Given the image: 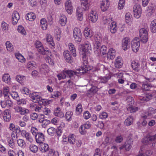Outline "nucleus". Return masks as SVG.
<instances>
[{
  "instance_id": "nucleus-10",
  "label": "nucleus",
  "mask_w": 156,
  "mask_h": 156,
  "mask_svg": "<svg viewBox=\"0 0 156 156\" xmlns=\"http://www.w3.org/2000/svg\"><path fill=\"white\" fill-rule=\"evenodd\" d=\"M130 40L128 37H126L123 39L122 42V47L124 50L128 49L130 47Z\"/></svg>"
},
{
  "instance_id": "nucleus-15",
  "label": "nucleus",
  "mask_w": 156,
  "mask_h": 156,
  "mask_svg": "<svg viewBox=\"0 0 156 156\" xmlns=\"http://www.w3.org/2000/svg\"><path fill=\"white\" fill-rule=\"evenodd\" d=\"M131 45L133 51L135 52H137L139 49L140 42L134 40L131 42Z\"/></svg>"
},
{
  "instance_id": "nucleus-44",
  "label": "nucleus",
  "mask_w": 156,
  "mask_h": 156,
  "mask_svg": "<svg viewBox=\"0 0 156 156\" xmlns=\"http://www.w3.org/2000/svg\"><path fill=\"white\" fill-rule=\"evenodd\" d=\"M73 115V112L71 111L67 112L65 115V117L68 121H70L72 120L71 117Z\"/></svg>"
},
{
  "instance_id": "nucleus-6",
  "label": "nucleus",
  "mask_w": 156,
  "mask_h": 156,
  "mask_svg": "<svg viewBox=\"0 0 156 156\" xmlns=\"http://www.w3.org/2000/svg\"><path fill=\"white\" fill-rule=\"evenodd\" d=\"M134 16L136 18H139L141 13V9L140 5L138 4H136L133 7Z\"/></svg>"
},
{
  "instance_id": "nucleus-3",
  "label": "nucleus",
  "mask_w": 156,
  "mask_h": 156,
  "mask_svg": "<svg viewBox=\"0 0 156 156\" xmlns=\"http://www.w3.org/2000/svg\"><path fill=\"white\" fill-rule=\"evenodd\" d=\"M73 35L75 41L78 43L81 42L82 40V33L80 29L75 28L73 31Z\"/></svg>"
},
{
  "instance_id": "nucleus-29",
  "label": "nucleus",
  "mask_w": 156,
  "mask_h": 156,
  "mask_svg": "<svg viewBox=\"0 0 156 156\" xmlns=\"http://www.w3.org/2000/svg\"><path fill=\"white\" fill-rule=\"evenodd\" d=\"M131 66L133 69L136 72H138L140 68V64L137 62L133 61L131 64Z\"/></svg>"
},
{
  "instance_id": "nucleus-13",
  "label": "nucleus",
  "mask_w": 156,
  "mask_h": 156,
  "mask_svg": "<svg viewBox=\"0 0 156 156\" xmlns=\"http://www.w3.org/2000/svg\"><path fill=\"white\" fill-rule=\"evenodd\" d=\"M19 13L16 11H14L12 15V21L13 25L16 24L20 19Z\"/></svg>"
},
{
  "instance_id": "nucleus-39",
  "label": "nucleus",
  "mask_w": 156,
  "mask_h": 156,
  "mask_svg": "<svg viewBox=\"0 0 156 156\" xmlns=\"http://www.w3.org/2000/svg\"><path fill=\"white\" fill-rule=\"evenodd\" d=\"M5 45L7 50L9 52H12L13 51V46L9 41H8L6 42Z\"/></svg>"
},
{
  "instance_id": "nucleus-24",
  "label": "nucleus",
  "mask_w": 156,
  "mask_h": 156,
  "mask_svg": "<svg viewBox=\"0 0 156 156\" xmlns=\"http://www.w3.org/2000/svg\"><path fill=\"white\" fill-rule=\"evenodd\" d=\"M115 55V51L113 48L109 49L107 54V58L108 60H112L114 58Z\"/></svg>"
},
{
  "instance_id": "nucleus-23",
  "label": "nucleus",
  "mask_w": 156,
  "mask_h": 156,
  "mask_svg": "<svg viewBox=\"0 0 156 156\" xmlns=\"http://www.w3.org/2000/svg\"><path fill=\"white\" fill-rule=\"evenodd\" d=\"M63 55L64 58L66 62L69 63H71L73 62V58L69 54V51H65L64 52Z\"/></svg>"
},
{
  "instance_id": "nucleus-38",
  "label": "nucleus",
  "mask_w": 156,
  "mask_h": 156,
  "mask_svg": "<svg viewBox=\"0 0 156 156\" xmlns=\"http://www.w3.org/2000/svg\"><path fill=\"white\" fill-rule=\"evenodd\" d=\"M66 69L62 71L60 73H59L57 75V77L59 80L65 79L66 77Z\"/></svg>"
},
{
  "instance_id": "nucleus-11",
  "label": "nucleus",
  "mask_w": 156,
  "mask_h": 156,
  "mask_svg": "<svg viewBox=\"0 0 156 156\" xmlns=\"http://www.w3.org/2000/svg\"><path fill=\"white\" fill-rule=\"evenodd\" d=\"M156 141V134L154 135L150 136L145 138L142 141L143 143L149 144L150 143H154Z\"/></svg>"
},
{
  "instance_id": "nucleus-31",
  "label": "nucleus",
  "mask_w": 156,
  "mask_h": 156,
  "mask_svg": "<svg viewBox=\"0 0 156 156\" xmlns=\"http://www.w3.org/2000/svg\"><path fill=\"white\" fill-rule=\"evenodd\" d=\"M110 30L112 33H115L117 29V24L115 22H112L110 27Z\"/></svg>"
},
{
  "instance_id": "nucleus-14",
  "label": "nucleus",
  "mask_w": 156,
  "mask_h": 156,
  "mask_svg": "<svg viewBox=\"0 0 156 156\" xmlns=\"http://www.w3.org/2000/svg\"><path fill=\"white\" fill-rule=\"evenodd\" d=\"M94 52L96 54L99 55L100 54H102L104 55L106 53L107 48L105 45H103L101 47L99 46L98 48V49L96 51L95 49H94Z\"/></svg>"
},
{
  "instance_id": "nucleus-26",
  "label": "nucleus",
  "mask_w": 156,
  "mask_h": 156,
  "mask_svg": "<svg viewBox=\"0 0 156 156\" xmlns=\"http://www.w3.org/2000/svg\"><path fill=\"white\" fill-rule=\"evenodd\" d=\"M54 114L55 116L59 117L61 118L64 116L63 113L61 111L60 108L59 107H57L54 110Z\"/></svg>"
},
{
  "instance_id": "nucleus-63",
  "label": "nucleus",
  "mask_w": 156,
  "mask_h": 156,
  "mask_svg": "<svg viewBox=\"0 0 156 156\" xmlns=\"http://www.w3.org/2000/svg\"><path fill=\"white\" fill-rule=\"evenodd\" d=\"M151 96L149 95H146L143 97H141L140 98V100L144 101H148L151 98Z\"/></svg>"
},
{
  "instance_id": "nucleus-58",
  "label": "nucleus",
  "mask_w": 156,
  "mask_h": 156,
  "mask_svg": "<svg viewBox=\"0 0 156 156\" xmlns=\"http://www.w3.org/2000/svg\"><path fill=\"white\" fill-rule=\"evenodd\" d=\"M56 132V129L53 127L50 128L47 130L48 134L51 136H53Z\"/></svg>"
},
{
  "instance_id": "nucleus-7",
  "label": "nucleus",
  "mask_w": 156,
  "mask_h": 156,
  "mask_svg": "<svg viewBox=\"0 0 156 156\" xmlns=\"http://www.w3.org/2000/svg\"><path fill=\"white\" fill-rule=\"evenodd\" d=\"M83 60V64L84 65L83 66L81 67L80 68L77 69L76 71V75L79 74L80 75H81L84 74L87 71H88V66L87 64H87L84 63V61Z\"/></svg>"
},
{
  "instance_id": "nucleus-19",
  "label": "nucleus",
  "mask_w": 156,
  "mask_h": 156,
  "mask_svg": "<svg viewBox=\"0 0 156 156\" xmlns=\"http://www.w3.org/2000/svg\"><path fill=\"white\" fill-rule=\"evenodd\" d=\"M98 88L95 87H91L88 90L86 93L87 96L90 97L94 96L98 90Z\"/></svg>"
},
{
  "instance_id": "nucleus-57",
  "label": "nucleus",
  "mask_w": 156,
  "mask_h": 156,
  "mask_svg": "<svg viewBox=\"0 0 156 156\" xmlns=\"http://www.w3.org/2000/svg\"><path fill=\"white\" fill-rule=\"evenodd\" d=\"M55 37L57 38L58 40H59L61 37L60 34L61 30L58 28L56 29L55 31Z\"/></svg>"
},
{
  "instance_id": "nucleus-51",
  "label": "nucleus",
  "mask_w": 156,
  "mask_h": 156,
  "mask_svg": "<svg viewBox=\"0 0 156 156\" xmlns=\"http://www.w3.org/2000/svg\"><path fill=\"white\" fill-rule=\"evenodd\" d=\"M111 78V76L108 75L103 77H101L100 78L101 82L102 83H106Z\"/></svg>"
},
{
  "instance_id": "nucleus-36",
  "label": "nucleus",
  "mask_w": 156,
  "mask_h": 156,
  "mask_svg": "<svg viewBox=\"0 0 156 156\" xmlns=\"http://www.w3.org/2000/svg\"><path fill=\"white\" fill-rule=\"evenodd\" d=\"M67 18L64 15L61 16L59 19V23L62 26H64L67 23Z\"/></svg>"
},
{
  "instance_id": "nucleus-60",
  "label": "nucleus",
  "mask_w": 156,
  "mask_h": 156,
  "mask_svg": "<svg viewBox=\"0 0 156 156\" xmlns=\"http://www.w3.org/2000/svg\"><path fill=\"white\" fill-rule=\"evenodd\" d=\"M155 10V9L151 7H149L147 10L148 12L147 14V16L149 17L151 16L153 14Z\"/></svg>"
},
{
  "instance_id": "nucleus-53",
  "label": "nucleus",
  "mask_w": 156,
  "mask_h": 156,
  "mask_svg": "<svg viewBox=\"0 0 156 156\" xmlns=\"http://www.w3.org/2000/svg\"><path fill=\"white\" fill-rule=\"evenodd\" d=\"M16 80L19 83H23V81L25 80V76H23L17 75L16 77Z\"/></svg>"
},
{
  "instance_id": "nucleus-50",
  "label": "nucleus",
  "mask_w": 156,
  "mask_h": 156,
  "mask_svg": "<svg viewBox=\"0 0 156 156\" xmlns=\"http://www.w3.org/2000/svg\"><path fill=\"white\" fill-rule=\"evenodd\" d=\"M29 112V110L25 108L22 107L17 112L18 113L21 115H24L25 114H27Z\"/></svg>"
},
{
  "instance_id": "nucleus-18",
  "label": "nucleus",
  "mask_w": 156,
  "mask_h": 156,
  "mask_svg": "<svg viewBox=\"0 0 156 156\" xmlns=\"http://www.w3.org/2000/svg\"><path fill=\"white\" fill-rule=\"evenodd\" d=\"M109 5L108 0H102L101 3V8L102 11L104 12L107 10Z\"/></svg>"
},
{
  "instance_id": "nucleus-25",
  "label": "nucleus",
  "mask_w": 156,
  "mask_h": 156,
  "mask_svg": "<svg viewBox=\"0 0 156 156\" xmlns=\"http://www.w3.org/2000/svg\"><path fill=\"white\" fill-rule=\"evenodd\" d=\"M39 145L40 146L39 147L40 150L42 153H45L49 150V147L48 144L43 142L39 144Z\"/></svg>"
},
{
  "instance_id": "nucleus-61",
  "label": "nucleus",
  "mask_w": 156,
  "mask_h": 156,
  "mask_svg": "<svg viewBox=\"0 0 156 156\" xmlns=\"http://www.w3.org/2000/svg\"><path fill=\"white\" fill-rule=\"evenodd\" d=\"M48 151L49 152L48 154V156H58V152H55L54 150L50 149Z\"/></svg>"
},
{
  "instance_id": "nucleus-55",
  "label": "nucleus",
  "mask_w": 156,
  "mask_h": 156,
  "mask_svg": "<svg viewBox=\"0 0 156 156\" xmlns=\"http://www.w3.org/2000/svg\"><path fill=\"white\" fill-rule=\"evenodd\" d=\"M111 149H113L112 153V156H118V150L116 147L115 146H113L112 147Z\"/></svg>"
},
{
  "instance_id": "nucleus-64",
  "label": "nucleus",
  "mask_w": 156,
  "mask_h": 156,
  "mask_svg": "<svg viewBox=\"0 0 156 156\" xmlns=\"http://www.w3.org/2000/svg\"><path fill=\"white\" fill-rule=\"evenodd\" d=\"M131 15L129 12L127 13L125 15V21L126 23H129L131 20Z\"/></svg>"
},
{
  "instance_id": "nucleus-17",
  "label": "nucleus",
  "mask_w": 156,
  "mask_h": 156,
  "mask_svg": "<svg viewBox=\"0 0 156 156\" xmlns=\"http://www.w3.org/2000/svg\"><path fill=\"white\" fill-rule=\"evenodd\" d=\"M98 16L95 11H92L89 16V19L93 23H95L98 19Z\"/></svg>"
},
{
  "instance_id": "nucleus-59",
  "label": "nucleus",
  "mask_w": 156,
  "mask_h": 156,
  "mask_svg": "<svg viewBox=\"0 0 156 156\" xmlns=\"http://www.w3.org/2000/svg\"><path fill=\"white\" fill-rule=\"evenodd\" d=\"M36 66V63L34 61H32L29 62L27 64V68L29 69H31Z\"/></svg>"
},
{
  "instance_id": "nucleus-41",
  "label": "nucleus",
  "mask_w": 156,
  "mask_h": 156,
  "mask_svg": "<svg viewBox=\"0 0 156 156\" xmlns=\"http://www.w3.org/2000/svg\"><path fill=\"white\" fill-rule=\"evenodd\" d=\"M151 32L153 33L156 32V20H154L151 22Z\"/></svg>"
},
{
  "instance_id": "nucleus-52",
  "label": "nucleus",
  "mask_w": 156,
  "mask_h": 156,
  "mask_svg": "<svg viewBox=\"0 0 156 156\" xmlns=\"http://www.w3.org/2000/svg\"><path fill=\"white\" fill-rule=\"evenodd\" d=\"M46 62H48L50 65L53 66L54 65V62L51 57L49 56H47L45 57Z\"/></svg>"
},
{
  "instance_id": "nucleus-62",
  "label": "nucleus",
  "mask_w": 156,
  "mask_h": 156,
  "mask_svg": "<svg viewBox=\"0 0 156 156\" xmlns=\"http://www.w3.org/2000/svg\"><path fill=\"white\" fill-rule=\"evenodd\" d=\"M41 122H40L42 123V126L44 128H45L46 126L50 123V121L48 120H44L42 121L41 120L40 121Z\"/></svg>"
},
{
  "instance_id": "nucleus-40",
  "label": "nucleus",
  "mask_w": 156,
  "mask_h": 156,
  "mask_svg": "<svg viewBox=\"0 0 156 156\" xmlns=\"http://www.w3.org/2000/svg\"><path fill=\"white\" fill-rule=\"evenodd\" d=\"M66 76L70 78L73 77L75 75H76V72L72 70H66Z\"/></svg>"
},
{
  "instance_id": "nucleus-5",
  "label": "nucleus",
  "mask_w": 156,
  "mask_h": 156,
  "mask_svg": "<svg viewBox=\"0 0 156 156\" xmlns=\"http://www.w3.org/2000/svg\"><path fill=\"white\" fill-rule=\"evenodd\" d=\"M16 133H19L20 132L22 135L23 136H24L27 141H29L30 143L33 142V139L30 133L27 132L25 130L21 131L19 128L16 129Z\"/></svg>"
},
{
  "instance_id": "nucleus-35",
  "label": "nucleus",
  "mask_w": 156,
  "mask_h": 156,
  "mask_svg": "<svg viewBox=\"0 0 156 156\" xmlns=\"http://www.w3.org/2000/svg\"><path fill=\"white\" fill-rule=\"evenodd\" d=\"M36 16L35 14L33 12H30L27 14L26 19L30 21H32L36 18Z\"/></svg>"
},
{
  "instance_id": "nucleus-34",
  "label": "nucleus",
  "mask_w": 156,
  "mask_h": 156,
  "mask_svg": "<svg viewBox=\"0 0 156 156\" xmlns=\"http://www.w3.org/2000/svg\"><path fill=\"white\" fill-rule=\"evenodd\" d=\"M40 70L42 73H47L49 71V68L46 64H42L40 67Z\"/></svg>"
},
{
  "instance_id": "nucleus-1",
  "label": "nucleus",
  "mask_w": 156,
  "mask_h": 156,
  "mask_svg": "<svg viewBox=\"0 0 156 156\" xmlns=\"http://www.w3.org/2000/svg\"><path fill=\"white\" fill-rule=\"evenodd\" d=\"M91 51V47L90 43L88 41L85 42L81 51L83 60L84 61V63L87 64V59L90 55Z\"/></svg>"
},
{
  "instance_id": "nucleus-48",
  "label": "nucleus",
  "mask_w": 156,
  "mask_h": 156,
  "mask_svg": "<svg viewBox=\"0 0 156 156\" xmlns=\"http://www.w3.org/2000/svg\"><path fill=\"white\" fill-rule=\"evenodd\" d=\"M17 142L18 146L22 148L25 147L26 144L25 141L23 139H19L17 141Z\"/></svg>"
},
{
  "instance_id": "nucleus-12",
  "label": "nucleus",
  "mask_w": 156,
  "mask_h": 156,
  "mask_svg": "<svg viewBox=\"0 0 156 156\" xmlns=\"http://www.w3.org/2000/svg\"><path fill=\"white\" fill-rule=\"evenodd\" d=\"M65 9L67 13L69 14H71L73 12V6L72 2L70 0L66 1L65 3Z\"/></svg>"
},
{
  "instance_id": "nucleus-28",
  "label": "nucleus",
  "mask_w": 156,
  "mask_h": 156,
  "mask_svg": "<svg viewBox=\"0 0 156 156\" xmlns=\"http://www.w3.org/2000/svg\"><path fill=\"white\" fill-rule=\"evenodd\" d=\"M83 10L80 7H78L76 9V15L77 19L81 21L83 18V14L82 12Z\"/></svg>"
},
{
  "instance_id": "nucleus-2",
  "label": "nucleus",
  "mask_w": 156,
  "mask_h": 156,
  "mask_svg": "<svg viewBox=\"0 0 156 156\" xmlns=\"http://www.w3.org/2000/svg\"><path fill=\"white\" fill-rule=\"evenodd\" d=\"M132 135H129L128 137L127 140L125 142L124 144L120 147L119 148L121 150L125 149L126 151H128L131 149L133 144Z\"/></svg>"
},
{
  "instance_id": "nucleus-42",
  "label": "nucleus",
  "mask_w": 156,
  "mask_h": 156,
  "mask_svg": "<svg viewBox=\"0 0 156 156\" xmlns=\"http://www.w3.org/2000/svg\"><path fill=\"white\" fill-rule=\"evenodd\" d=\"M9 91V88L8 87H5L3 88V94L5 99H9L8 93Z\"/></svg>"
},
{
  "instance_id": "nucleus-22",
  "label": "nucleus",
  "mask_w": 156,
  "mask_h": 156,
  "mask_svg": "<svg viewBox=\"0 0 156 156\" xmlns=\"http://www.w3.org/2000/svg\"><path fill=\"white\" fill-rule=\"evenodd\" d=\"M46 38L47 42L49 47L51 48H54L55 44L51 35L49 34H48L46 35Z\"/></svg>"
},
{
  "instance_id": "nucleus-37",
  "label": "nucleus",
  "mask_w": 156,
  "mask_h": 156,
  "mask_svg": "<svg viewBox=\"0 0 156 156\" xmlns=\"http://www.w3.org/2000/svg\"><path fill=\"white\" fill-rule=\"evenodd\" d=\"M133 116H129L125 120L124 122V124L127 126H129L131 125L133 122Z\"/></svg>"
},
{
  "instance_id": "nucleus-56",
  "label": "nucleus",
  "mask_w": 156,
  "mask_h": 156,
  "mask_svg": "<svg viewBox=\"0 0 156 156\" xmlns=\"http://www.w3.org/2000/svg\"><path fill=\"white\" fill-rule=\"evenodd\" d=\"M29 148L30 151L33 153H36L38 150L37 147L34 144H31Z\"/></svg>"
},
{
  "instance_id": "nucleus-32",
  "label": "nucleus",
  "mask_w": 156,
  "mask_h": 156,
  "mask_svg": "<svg viewBox=\"0 0 156 156\" xmlns=\"http://www.w3.org/2000/svg\"><path fill=\"white\" fill-rule=\"evenodd\" d=\"M69 47L70 51L72 53L73 57H75L76 56V54L75 47L74 44L72 43H69Z\"/></svg>"
},
{
  "instance_id": "nucleus-46",
  "label": "nucleus",
  "mask_w": 156,
  "mask_h": 156,
  "mask_svg": "<svg viewBox=\"0 0 156 156\" xmlns=\"http://www.w3.org/2000/svg\"><path fill=\"white\" fill-rule=\"evenodd\" d=\"M41 26L43 30H46L47 28V24L46 20L45 19H42L40 21Z\"/></svg>"
},
{
  "instance_id": "nucleus-33",
  "label": "nucleus",
  "mask_w": 156,
  "mask_h": 156,
  "mask_svg": "<svg viewBox=\"0 0 156 156\" xmlns=\"http://www.w3.org/2000/svg\"><path fill=\"white\" fill-rule=\"evenodd\" d=\"M75 137L76 136L74 135L71 134H69L68 137H67V138L69 143L72 144H74L76 141Z\"/></svg>"
},
{
  "instance_id": "nucleus-16",
  "label": "nucleus",
  "mask_w": 156,
  "mask_h": 156,
  "mask_svg": "<svg viewBox=\"0 0 156 156\" xmlns=\"http://www.w3.org/2000/svg\"><path fill=\"white\" fill-rule=\"evenodd\" d=\"M38 92H34L29 94V97L32 99V101L34 103H37L38 100L41 98V97L39 95Z\"/></svg>"
},
{
  "instance_id": "nucleus-49",
  "label": "nucleus",
  "mask_w": 156,
  "mask_h": 156,
  "mask_svg": "<svg viewBox=\"0 0 156 156\" xmlns=\"http://www.w3.org/2000/svg\"><path fill=\"white\" fill-rule=\"evenodd\" d=\"M89 5L87 2L81 3V8L83 10L85 11L89 9Z\"/></svg>"
},
{
  "instance_id": "nucleus-4",
  "label": "nucleus",
  "mask_w": 156,
  "mask_h": 156,
  "mask_svg": "<svg viewBox=\"0 0 156 156\" xmlns=\"http://www.w3.org/2000/svg\"><path fill=\"white\" fill-rule=\"evenodd\" d=\"M147 27L142 28L139 31L141 41L143 43H146L147 41Z\"/></svg>"
},
{
  "instance_id": "nucleus-54",
  "label": "nucleus",
  "mask_w": 156,
  "mask_h": 156,
  "mask_svg": "<svg viewBox=\"0 0 156 156\" xmlns=\"http://www.w3.org/2000/svg\"><path fill=\"white\" fill-rule=\"evenodd\" d=\"M17 30L20 33L23 35H26V31L24 28L22 26H19L18 27Z\"/></svg>"
},
{
  "instance_id": "nucleus-8",
  "label": "nucleus",
  "mask_w": 156,
  "mask_h": 156,
  "mask_svg": "<svg viewBox=\"0 0 156 156\" xmlns=\"http://www.w3.org/2000/svg\"><path fill=\"white\" fill-rule=\"evenodd\" d=\"M95 43L94 44V49L96 51L98 49L99 46H101V43L102 41V39L101 36L99 35H96L94 37Z\"/></svg>"
},
{
  "instance_id": "nucleus-45",
  "label": "nucleus",
  "mask_w": 156,
  "mask_h": 156,
  "mask_svg": "<svg viewBox=\"0 0 156 156\" xmlns=\"http://www.w3.org/2000/svg\"><path fill=\"white\" fill-rule=\"evenodd\" d=\"M7 141L8 145L9 147L11 148H13L15 147V144L12 139L10 137H8L7 138Z\"/></svg>"
},
{
  "instance_id": "nucleus-27",
  "label": "nucleus",
  "mask_w": 156,
  "mask_h": 156,
  "mask_svg": "<svg viewBox=\"0 0 156 156\" xmlns=\"http://www.w3.org/2000/svg\"><path fill=\"white\" fill-rule=\"evenodd\" d=\"M3 119L6 121H9L11 119L10 111L9 110H5L4 112Z\"/></svg>"
},
{
  "instance_id": "nucleus-9",
  "label": "nucleus",
  "mask_w": 156,
  "mask_h": 156,
  "mask_svg": "<svg viewBox=\"0 0 156 156\" xmlns=\"http://www.w3.org/2000/svg\"><path fill=\"white\" fill-rule=\"evenodd\" d=\"M35 137L36 142L39 144L44 142L45 140L44 135L42 133L39 132Z\"/></svg>"
},
{
  "instance_id": "nucleus-20",
  "label": "nucleus",
  "mask_w": 156,
  "mask_h": 156,
  "mask_svg": "<svg viewBox=\"0 0 156 156\" xmlns=\"http://www.w3.org/2000/svg\"><path fill=\"white\" fill-rule=\"evenodd\" d=\"M6 100L1 101L0 103L2 107V108H5L6 106L7 107H11L12 105V101L9 99H6Z\"/></svg>"
},
{
  "instance_id": "nucleus-43",
  "label": "nucleus",
  "mask_w": 156,
  "mask_h": 156,
  "mask_svg": "<svg viewBox=\"0 0 156 156\" xmlns=\"http://www.w3.org/2000/svg\"><path fill=\"white\" fill-rule=\"evenodd\" d=\"M37 50L39 53L43 55L47 54V53L48 51V48L45 50L43 46L37 48Z\"/></svg>"
},
{
  "instance_id": "nucleus-47",
  "label": "nucleus",
  "mask_w": 156,
  "mask_h": 156,
  "mask_svg": "<svg viewBox=\"0 0 156 156\" xmlns=\"http://www.w3.org/2000/svg\"><path fill=\"white\" fill-rule=\"evenodd\" d=\"M2 80L7 83H9L10 80L9 75L8 73L4 74L2 76Z\"/></svg>"
},
{
  "instance_id": "nucleus-21",
  "label": "nucleus",
  "mask_w": 156,
  "mask_h": 156,
  "mask_svg": "<svg viewBox=\"0 0 156 156\" xmlns=\"http://www.w3.org/2000/svg\"><path fill=\"white\" fill-rule=\"evenodd\" d=\"M123 61L121 57H118L114 63L115 67L117 68H121L122 66Z\"/></svg>"
},
{
  "instance_id": "nucleus-30",
  "label": "nucleus",
  "mask_w": 156,
  "mask_h": 156,
  "mask_svg": "<svg viewBox=\"0 0 156 156\" xmlns=\"http://www.w3.org/2000/svg\"><path fill=\"white\" fill-rule=\"evenodd\" d=\"M84 35L86 38H90L92 35V31L89 28H86L84 30Z\"/></svg>"
}]
</instances>
